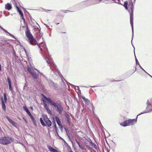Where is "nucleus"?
<instances>
[{
	"label": "nucleus",
	"instance_id": "nucleus-1",
	"mask_svg": "<svg viewBox=\"0 0 152 152\" xmlns=\"http://www.w3.org/2000/svg\"><path fill=\"white\" fill-rule=\"evenodd\" d=\"M26 31L25 32L26 35L28 38L30 44L33 45H35L37 44L40 50L44 53V55H48V52L45 43L43 42L38 44L36 40L34 38L33 36L30 32V30L27 26H26Z\"/></svg>",
	"mask_w": 152,
	"mask_h": 152
},
{
	"label": "nucleus",
	"instance_id": "nucleus-2",
	"mask_svg": "<svg viewBox=\"0 0 152 152\" xmlns=\"http://www.w3.org/2000/svg\"><path fill=\"white\" fill-rule=\"evenodd\" d=\"M42 96L44 97L45 100L47 101L49 104L52 105L54 107L55 109L59 114L61 115L64 110V108L60 103L55 102L50 98L47 97L43 94H42Z\"/></svg>",
	"mask_w": 152,
	"mask_h": 152
},
{
	"label": "nucleus",
	"instance_id": "nucleus-3",
	"mask_svg": "<svg viewBox=\"0 0 152 152\" xmlns=\"http://www.w3.org/2000/svg\"><path fill=\"white\" fill-rule=\"evenodd\" d=\"M128 1L129 3V7L131 11L128 10L130 15V23L132 27V37L134 34V27H133V9H134V4L133 2H132V0H127ZM133 38H132V40Z\"/></svg>",
	"mask_w": 152,
	"mask_h": 152
},
{
	"label": "nucleus",
	"instance_id": "nucleus-4",
	"mask_svg": "<svg viewBox=\"0 0 152 152\" xmlns=\"http://www.w3.org/2000/svg\"><path fill=\"white\" fill-rule=\"evenodd\" d=\"M137 116L136 118L134 119H129L128 120L124 121V122L120 123L121 126L125 127L128 126L132 125L135 124L137 122Z\"/></svg>",
	"mask_w": 152,
	"mask_h": 152
},
{
	"label": "nucleus",
	"instance_id": "nucleus-5",
	"mask_svg": "<svg viewBox=\"0 0 152 152\" xmlns=\"http://www.w3.org/2000/svg\"><path fill=\"white\" fill-rule=\"evenodd\" d=\"M12 141V138L8 136L2 137L0 138V144L4 145H7Z\"/></svg>",
	"mask_w": 152,
	"mask_h": 152
},
{
	"label": "nucleus",
	"instance_id": "nucleus-6",
	"mask_svg": "<svg viewBox=\"0 0 152 152\" xmlns=\"http://www.w3.org/2000/svg\"><path fill=\"white\" fill-rule=\"evenodd\" d=\"M52 66L53 67V69L50 67V69L53 71L54 73L60 76L61 75V73L60 72L59 70H58L56 65L53 63H52Z\"/></svg>",
	"mask_w": 152,
	"mask_h": 152
},
{
	"label": "nucleus",
	"instance_id": "nucleus-7",
	"mask_svg": "<svg viewBox=\"0 0 152 152\" xmlns=\"http://www.w3.org/2000/svg\"><path fill=\"white\" fill-rule=\"evenodd\" d=\"M146 104L147 106L146 110L149 111L150 112L152 111V98L150 99H148Z\"/></svg>",
	"mask_w": 152,
	"mask_h": 152
},
{
	"label": "nucleus",
	"instance_id": "nucleus-8",
	"mask_svg": "<svg viewBox=\"0 0 152 152\" xmlns=\"http://www.w3.org/2000/svg\"><path fill=\"white\" fill-rule=\"evenodd\" d=\"M42 118L44 121L45 122L46 126L47 125L48 127H50L52 126V122L47 117V115H46L43 116Z\"/></svg>",
	"mask_w": 152,
	"mask_h": 152
},
{
	"label": "nucleus",
	"instance_id": "nucleus-9",
	"mask_svg": "<svg viewBox=\"0 0 152 152\" xmlns=\"http://www.w3.org/2000/svg\"><path fill=\"white\" fill-rule=\"evenodd\" d=\"M102 0H91V1H88L86 3L87 6L98 4Z\"/></svg>",
	"mask_w": 152,
	"mask_h": 152
},
{
	"label": "nucleus",
	"instance_id": "nucleus-10",
	"mask_svg": "<svg viewBox=\"0 0 152 152\" xmlns=\"http://www.w3.org/2000/svg\"><path fill=\"white\" fill-rule=\"evenodd\" d=\"M55 118L56 119V121L59 126V128L61 130L63 129V126L61 124V122L59 118L57 116H56L55 117Z\"/></svg>",
	"mask_w": 152,
	"mask_h": 152
},
{
	"label": "nucleus",
	"instance_id": "nucleus-11",
	"mask_svg": "<svg viewBox=\"0 0 152 152\" xmlns=\"http://www.w3.org/2000/svg\"><path fill=\"white\" fill-rule=\"evenodd\" d=\"M14 2L16 3V0H13ZM15 7L17 9V10L20 15V16H22L23 15V13L22 11L20 9L19 7L16 5V4L15 5Z\"/></svg>",
	"mask_w": 152,
	"mask_h": 152
},
{
	"label": "nucleus",
	"instance_id": "nucleus-12",
	"mask_svg": "<svg viewBox=\"0 0 152 152\" xmlns=\"http://www.w3.org/2000/svg\"><path fill=\"white\" fill-rule=\"evenodd\" d=\"M6 118L8 121L9 122L10 124H12V125L16 127V125L15 122L12 120L8 116H6Z\"/></svg>",
	"mask_w": 152,
	"mask_h": 152
},
{
	"label": "nucleus",
	"instance_id": "nucleus-13",
	"mask_svg": "<svg viewBox=\"0 0 152 152\" xmlns=\"http://www.w3.org/2000/svg\"><path fill=\"white\" fill-rule=\"evenodd\" d=\"M37 73L36 71H33L30 74L34 79H37L38 78L39 76Z\"/></svg>",
	"mask_w": 152,
	"mask_h": 152
},
{
	"label": "nucleus",
	"instance_id": "nucleus-14",
	"mask_svg": "<svg viewBox=\"0 0 152 152\" xmlns=\"http://www.w3.org/2000/svg\"><path fill=\"white\" fill-rule=\"evenodd\" d=\"M1 104L2 105V108L3 110L4 111L6 110V106L5 104H4V99L3 97H1Z\"/></svg>",
	"mask_w": 152,
	"mask_h": 152
},
{
	"label": "nucleus",
	"instance_id": "nucleus-15",
	"mask_svg": "<svg viewBox=\"0 0 152 152\" xmlns=\"http://www.w3.org/2000/svg\"><path fill=\"white\" fill-rule=\"evenodd\" d=\"M118 3L123 5V4H121L120 2H119V3ZM128 4L129 5V3L128 1L124 2L123 6L124 7L125 9L126 10H128Z\"/></svg>",
	"mask_w": 152,
	"mask_h": 152
},
{
	"label": "nucleus",
	"instance_id": "nucleus-16",
	"mask_svg": "<svg viewBox=\"0 0 152 152\" xmlns=\"http://www.w3.org/2000/svg\"><path fill=\"white\" fill-rule=\"evenodd\" d=\"M47 147L50 151L51 152H59L57 150L49 145H48Z\"/></svg>",
	"mask_w": 152,
	"mask_h": 152
},
{
	"label": "nucleus",
	"instance_id": "nucleus-17",
	"mask_svg": "<svg viewBox=\"0 0 152 152\" xmlns=\"http://www.w3.org/2000/svg\"><path fill=\"white\" fill-rule=\"evenodd\" d=\"M12 8L11 4L9 3H7L5 5V9L8 10H11Z\"/></svg>",
	"mask_w": 152,
	"mask_h": 152
},
{
	"label": "nucleus",
	"instance_id": "nucleus-18",
	"mask_svg": "<svg viewBox=\"0 0 152 152\" xmlns=\"http://www.w3.org/2000/svg\"><path fill=\"white\" fill-rule=\"evenodd\" d=\"M43 102H44V107L48 111V113L50 112V110L48 106L47 105V104L45 103V101L43 99L42 100Z\"/></svg>",
	"mask_w": 152,
	"mask_h": 152
},
{
	"label": "nucleus",
	"instance_id": "nucleus-19",
	"mask_svg": "<svg viewBox=\"0 0 152 152\" xmlns=\"http://www.w3.org/2000/svg\"><path fill=\"white\" fill-rule=\"evenodd\" d=\"M65 116L66 117V119L67 123L69 124L70 122L71 119L69 115L68 114L66 113L65 114Z\"/></svg>",
	"mask_w": 152,
	"mask_h": 152
},
{
	"label": "nucleus",
	"instance_id": "nucleus-20",
	"mask_svg": "<svg viewBox=\"0 0 152 152\" xmlns=\"http://www.w3.org/2000/svg\"><path fill=\"white\" fill-rule=\"evenodd\" d=\"M31 119L34 125L35 126H37V124L36 123V120H35L34 117H33V116H32L31 118H30Z\"/></svg>",
	"mask_w": 152,
	"mask_h": 152
},
{
	"label": "nucleus",
	"instance_id": "nucleus-21",
	"mask_svg": "<svg viewBox=\"0 0 152 152\" xmlns=\"http://www.w3.org/2000/svg\"><path fill=\"white\" fill-rule=\"evenodd\" d=\"M90 145L94 148L96 150H97V148L96 144L91 141L90 142Z\"/></svg>",
	"mask_w": 152,
	"mask_h": 152
},
{
	"label": "nucleus",
	"instance_id": "nucleus-22",
	"mask_svg": "<svg viewBox=\"0 0 152 152\" xmlns=\"http://www.w3.org/2000/svg\"><path fill=\"white\" fill-rule=\"evenodd\" d=\"M48 82L49 84L51 86H55V83L52 81V80L50 79L48 80Z\"/></svg>",
	"mask_w": 152,
	"mask_h": 152
},
{
	"label": "nucleus",
	"instance_id": "nucleus-23",
	"mask_svg": "<svg viewBox=\"0 0 152 152\" xmlns=\"http://www.w3.org/2000/svg\"><path fill=\"white\" fill-rule=\"evenodd\" d=\"M4 104L6 103L7 102V98L6 94L4 93Z\"/></svg>",
	"mask_w": 152,
	"mask_h": 152
},
{
	"label": "nucleus",
	"instance_id": "nucleus-24",
	"mask_svg": "<svg viewBox=\"0 0 152 152\" xmlns=\"http://www.w3.org/2000/svg\"><path fill=\"white\" fill-rule=\"evenodd\" d=\"M149 112V111L148 110H144L143 112H141L138 115H137V116H139V115H141V114H144V113H148Z\"/></svg>",
	"mask_w": 152,
	"mask_h": 152
},
{
	"label": "nucleus",
	"instance_id": "nucleus-25",
	"mask_svg": "<svg viewBox=\"0 0 152 152\" xmlns=\"http://www.w3.org/2000/svg\"><path fill=\"white\" fill-rule=\"evenodd\" d=\"M134 47V55H135V61H136V65H139L140 64H139V62H138L137 59L136 57V56H135V48H134V47Z\"/></svg>",
	"mask_w": 152,
	"mask_h": 152
},
{
	"label": "nucleus",
	"instance_id": "nucleus-26",
	"mask_svg": "<svg viewBox=\"0 0 152 152\" xmlns=\"http://www.w3.org/2000/svg\"><path fill=\"white\" fill-rule=\"evenodd\" d=\"M53 122V125H54V129L55 131H57L58 130V129L57 128V127L56 126V122H55V121H54Z\"/></svg>",
	"mask_w": 152,
	"mask_h": 152
},
{
	"label": "nucleus",
	"instance_id": "nucleus-27",
	"mask_svg": "<svg viewBox=\"0 0 152 152\" xmlns=\"http://www.w3.org/2000/svg\"><path fill=\"white\" fill-rule=\"evenodd\" d=\"M7 81L8 84V85H12L11 81L9 77H7Z\"/></svg>",
	"mask_w": 152,
	"mask_h": 152
},
{
	"label": "nucleus",
	"instance_id": "nucleus-28",
	"mask_svg": "<svg viewBox=\"0 0 152 152\" xmlns=\"http://www.w3.org/2000/svg\"><path fill=\"white\" fill-rule=\"evenodd\" d=\"M7 81L8 84V85H12L11 81L9 77H7Z\"/></svg>",
	"mask_w": 152,
	"mask_h": 152
},
{
	"label": "nucleus",
	"instance_id": "nucleus-29",
	"mask_svg": "<svg viewBox=\"0 0 152 152\" xmlns=\"http://www.w3.org/2000/svg\"><path fill=\"white\" fill-rule=\"evenodd\" d=\"M27 70L28 72L30 73V74H31L32 72L33 71L32 70H31V68L29 66H28L27 67Z\"/></svg>",
	"mask_w": 152,
	"mask_h": 152
},
{
	"label": "nucleus",
	"instance_id": "nucleus-30",
	"mask_svg": "<svg viewBox=\"0 0 152 152\" xmlns=\"http://www.w3.org/2000/svg\"><path fill=\"white\" fill-rule=\"evenodd\" d=\"M27 114L28 115V116L30 117V118H31V117L33 116L32 114H31V113L29 111V110L26 112Z\"/></svg>",
	"mask_w": 152,
	"mask_h": 152
},
{
	"label": "nucleus",
	"instance_id": "nucleus-31",
	"mask_svg": "<svg viewBox=\"0 0 152 152\" xmlns=\"http://www.w3.org/2000/svg\"><path fill=\"white\" fill-rule=\"evenodd\" d=\"M66 134L67 136H68V137L69 138V139L71 140V134L69 133V132H67Z\"/></svg>",
	"mask_w": 152,
	"mask_h": 152
},
{
	"label": "nucleus",
	"instance_id": "nucleus-32",
	"mask_svg": "<svg viewBox=\"0 0 152 152\" xmlns=\"http://www.w3.org/2000/svg\"><path fill=\"white\" fill-rule=\"evenodd\" d=\"M69 84L71 86V87L72 88H73L76 91L77 90V88H76V86H75L71 84L70 83H69Z\"/></svg>",
	"mask_w": 152,
	"mask_h": 152
},
{
	"label": "nucleus",
	"instance_id": "nucleus-33",
	"mask_svg": "<svg viewBox=\"0 0 152 152\" xmlns=\"http://www.w3.org/2000/svg\"><path fill=\"white\" fill-rule=\"evenodd\" d=\"M40 123H41V124H42V125L43 126H46V124L44 123V121H41L40 122Z\"/></svg>",
	"mask_w": 152,
	"mask_h": 152
},
{
	"label": "nucleus",
	"instance_id": "nucleus-34",
	"mask_svg": "<svg viewBox=\"0 0 152 152\" xmlns=\"http://www.w3.org/2000/svg\"><path fill=\"white\" fill-rule=\"evenodd\" d=\"M23 109H24V110L26 112H27L28 110H29L28 108H27V107L26 106H23Z\"/></svg>",
	"mask_w": 152,
	"mask_h": 152
},
{
	"label": "nucleus",
	"instance_id": "nucleus-35",
	"mask_svg": "<svg viewBox=\"0 0 152 152\" xmlns=\"http://www.w3.org/2000/svg\"><path fill=\"white\" fill-rule=\"evenodd\" d=\"M84 101L85 102V103L86 104H88L89 101V100H88V99H87V98H86L84 100Z\"/></svg>",
	"mask_w": 152,
	"mask_h": 152
},
{
	"label": "nucleus",
	"instance_id": "nucleus-36",
	"mask_svg": "<svg viewBox=\"0 0 152 152\" xmlns=\"http://www.w3.org/2000/svg\"><path fill=\"white\" fill-rule=\"evenodd\" d=\"M9 90L10 91H12V85H9Z\"/></svg>",
	"mask_w": 152,
	"mask_h": 152
},
{
	"label": "nucleus",
	"instance_id": "nucleus-37",
	"mask_svg": "<svg viewBox=\"0 0 152 152\" xmlns=\"http://www.w3.org/2000/svg\"><path fill=\"white\" fill-rule=\"evenodd\" d=\"M25 82H26V83L24 85V87H23V90H24L25 89V88L26 87H27V83H26V79H25Z\"/></svg>",
	"mask_w": 152,
	"mask_h": 152
},
{
	"label": "nucleus",
	"instance_id": "nucleus-38",
	"mask_svg": "<svg viewBox=\"0 0 152 152\" xmlns=\"http://www.w3.org/2000/svg\"><path fill=\"white\" fill-rule=\"evenodd\" d=\"M10 36L12 37H13L15 39H17L15 37H14V35H13L12 34H9V35Z\"/></svg>",
	"mask_w": 152,
	"mask_h": 152
},
{
	"label": "nucleus",
	"instance_id": "nucleus-39",
	"mask_svg": "<svg viewBox=\"0 0 152 152\" xmlns=\"http://www.w3.org/2000/svg\"><path fill=\"white\" fill-rule=\"evenodd\" d=\"M79 148L81 149H82V150H84V148H83V147L80 144L79 145H78Z\"/></svg>",
	"mask_w": 152,
	"mask_h": 152
},
{
	"label": "nucleus",
	"instance_id": "nucleus-40",
	"mask_svg": "<svg viewBox=\"0 0 152 152\" xmlns=\"http://www.w3.org/2000/svg\"><path fill=\"white\" fill-rule=\"evenodd\" d=\"M51 10H46V9H42V11H45L46 12H49V11H50Z\"/></svg>",
	"mask_w": 152,
	"mask_h": 152
},
{
	"label": "nucleus",
	"instance_id": "nucleus-41",
	"mask_svg": "<svg viewBox=\"0 0 152 152\" xmlns=\"http://www.w3.org/2000/svg\"><path fill=\"white\" fill-rule=\"evenodd\" d=\"M64 11H67L68 12H71V11H70V10H63L62 11L63 12H65V13H66V12H64Z\"/></svg>",
	"mask_w": 152,
	"mask_h": 152
},
{
	"label": "nucleus",
	"instance_id": "nucleus-42",
	"mask_svg": "<svg viewBox=\"0 0 152 152\" xmlns=\"http://www.w3.org/2000/svg\"><path fill=\"white\" fill-rule=\"evenodd\" d=\"M76 88H77V90L78 92L80 91V88H79L78 86H76Z\"/></svg>",
	"mask_w": 152,
	"mask_h": 152
},
{
	"label": "nucleus",
	"instance_id": "nucleus-43",
	"mask_svg": "<svg viewBox=\"0 0 152 152\" xmlns=\"http://www.w3.org/2000/svg\"><path fill=\"white\" fill-rule=\"evenodd\" d=\"M12 54H13V55L14 56H16V53L15 52V51H13V52H12Z\"/></svg>",
	"mask_w": 152,
	"mask_h": 152
},
{
	"label": "nucleus",
	"instance_id": "nucleus-44",
	"mask_svg": "<svg viewBox=\"0 0 152 152\" xmlns=\"http://www.w3.org/2000/svg\"><path fill=\"white\" fill-rule=\"evenodd\" d=\"M75 141L76 142V143L78 144V145H79L80 144V142L79 141H77V140L75 139Z\"/></svg>",
	"mask_w": 152,
	"mask_h": 152
},
{
	"label": "nucleus",
	"instance_id": "nucleus-45",
	"mask_svg": "<svg viewBox=\"0 0 152 152\" xmlns=\"http://www.w3.org/2000/svg\"><path fill=\"white\" fill-rule=\"evenodd\" d=\"M36 69V70L37 71H38V72H39L41 74L42 76H44V75H43V74H42V73H41V72H39V70H37V69Z\"/></svg>",
	"mask_w": 152,
	"mask_h": 152
},
{
	"label": "nucleus",
	"instance_id": "nucleus-46",
	"mask_svg": "<svg viewBox=\"0 0 152 152\" xmlns=\"http://www.w3.org/2000/svg\"><path fill=\"white\" fill-rule=\"evenodd\" d=\"M21 16V18L23 20H25V18H24L23 17V16Z\"/></svg>",
	"mask_w": 152,
	"mask_h": 152
},
{
	"label": "nucleus",
	"instance_id": "nucleus-47",
	"mask_svg": "<svg viewBox=\"0 0 152 152\" xmlns=\"http://www.w3.org/2000/svg\"><path fill=\"white\" fill-rule=\"evenodd\" d=\"M21 16V18L23 20H25V18H24L23 17V16Z\"/></svg>",
	"mask_w": 152,
	"mask_h": 152
},
{
	"label": "nucleus",
	"instance_id": "nucleus-48",
	"mask_svg": "<svg viewBox=\"0 0 152 152\" xmlns=\"http://www.w3.org/2000/svg\"><path fill=\"white\" fill-rule=\"evenodd\" d=\"M64 129H65V131H66V133L67 132H68V129L67 128H65Z\"/></svg>",
	"mask_w": 152,
	"mask_h": 152
},
{
	"label": "nucleus",
	"instance_id": "nucleus-49",
	"mask_svg": "<svg viewBox=\"0 0 152 152\" xmlns=\"http://www.w3.org/2000/svg\"><path fill=\"white\" fill-rule=\"evenodd\" d=\"M139 65L140 67V68L141 69H142L143 70H144V69L142 67V66H141V65L140 64Z\"/></svg>",
	"mask_w": 152,
	"mask_h": 152
},
{
	"label": "nucleus",
	"instance_id": "nucleus-50",
	"mask_svg": "<svg viewBox=\"0 0 152 152\" xmlns=\"http://www.w3.org/2000/svg\"><path fill=\"white\" fill-rule=\"evenodd\" d=\"M56 136H59L58 132V130L56 131Z\"/></svg>",
	"mask_w": 152,
	"mask_h": 152
},
{
	"label": "nucleus",
	"instance_id": "nucleus-51",
	"mask_svg": "<svg viewBox=\"0 0 152 152\" xmlns=\"http://www.w3.org/2000/svg\"><path fill=\"white\" fill-rule=\"evenodd\" d=\"M84 100L86 98L83 96H82L81 97Z\"/></svg>",
	"mask_w": 152,
	"mask_h": 152
},
{
	"label": "nucleus",
	"instance_id": "nucleus-52",
	"mask_svg": "<svg viewBox=\"0 0 152 152\" xmlns=\"http://www.w3.org/2000/svg\"><path fill=\"white\" fill-rule=\"evenodd\" d=\"M46 61L47 63L48 64V65H49L50 64V62L48 60H46Z\"/></svg>",
	"mask_w": 152,
	"mask_h": 152
},
{
	"label": "nucleus",
	"instance_id": "nucleus-53",
	"mask_svg": "<svg viewBox=\"0 0 152 152\" xmlns=\"http://www.w3.org/2000/svg\"><path fill=\"white\" fill-rule=\"evenodd\" d=\"M40 122L41 121H43L42 119V118H40Z\"/></svg>",
	"mask_w": 152,
	"mask_h": 152
},
{
	"label": "nucleus",
	"instance_id": "nucleus-54",
	"mask_svg": "<svg viewBox=\"0 0 152 152\" xmlns=\"http://www.w3.org/2000/svg\"><path fill=\"white\" fill-rule=\"evenodd\" d=\"M147 74L152 78V76H151V75H150L148 73H147Z\"/></svg>",
	"mask_w": 152,
	"mask_h": 152
},
{
	"label": "nucleus",
	"instance_id": "nucleus-55",
	"mask_svg": "<svg viewBox=\"0 0 152 152\" xmlns=\"http://www.w3.org/2000/svg\"><path fill=\"white\" fill-rule=\"evenodd\" d=\"M23 119L26 122H27V120L25 118H23Z\"/></svg>",
	"mask_w": 152,
	"mask_h": 152
},
{
	"label": "nucleus",
	"instance_id": "nucleus-56",
	"mask_svg": "<svg viewBox=\"0 0 152 152\" xmlns=\"http://www.w3.org/2000/svg\"><path fill=\"white\" fill-rule=\"evenodd\" d=\"M2 29V30H3L4 31V32L5 31H6V30H5L4 29V28H2V29Z\"/></svg>",
	"mask_w": 152,
	"mask_h": 152
},
{
	"label": "nucleus",
	"instance_id": "nucleus-57",
	"mask_svg": "<svg viewBox=\"0 0 152 152\" xmlns=\"http://www.w3.org/2000/svg\"><path fill=\"white\" fill-rule=\"evenodd\" d=\"M23 23H24V24H26V21H25V20H23Z\"/></svg>",
	"mask_w": 152,
	"mask_h": 152
},
{
	"label": "nucleus",
	"instance_id": "nucleus-58",
	"mask_svg": "<svg viewBox=\"0 0 152 152\" xmlns=\"http://www.w3.org/2000/svg\"><path fill=\"white\" fill-rule=\"evenodd\" d=\"M96 87V86H90V87H91V88H94V87Z\"/></svg>",
	"mask_w": 152,
	"mask_h": 152
},
{
	"label": "nucleus",
	"instance_id": "nucleus-59",
	"mask_svg": "<svg viewBox=\"0 0 152 152\" xmlns=\"http://www.w3.org/2000/svg\"><path fill=\"white\" fill-rule=\"evenodd\" d=\"M94 151H95V150L94 149H93V151H91L90 152H95Z\"/></svg>",
	"mask_w": 152,
	"mask_h": 152
},
{
	"label": "nucleus",
	"instance_id": "nucleus-60",
	"mask_svg": "<svg viewBox=\"0 0 152 152\" xmlns=\"http://www.w3.org/2000/svg\"><path fill=\"white\" fill-rule=\"evenodd\" d=\"M120 80H116V81H115V82H119V81H120Z\"/></svg>",
	"mask_w": 152,
	"mask_h": 152
},
{
	"label": "nucleus",
	"instance_id": "nucleus-61",
	"mask_svg": "<svg viewBox=\"0 0 152 152\" xmlns=\"http://www.w3.org/2000/svg\"><path fill=\"white\" fill-rule=\"evenodd\" d=\"M2 28H3L0 25V28L2 29Z\"/></svg>",
	"mask_w": 152,
	"mask_h": 152
},
{
	"label": "nucleus",
	"instance_id": "nucleus-62",
	"mask_svg": "<svg viewBox=\"0 0 152 152\" xmlns=\"http://www.w3.org/2000/svg\"><path fill=\"white\" fill-rule=\"evenodd\" d=\"M69 152H73V151L72 150H71L69 151Z\"/></svg>",
	"mask_w": 152,
	"mask_h": 152
},
{
	"label": "nucleus",
	"instance_id": "nucleus-63",
	"mask_svg": "<svg viewBox=\"0 0 152 152\" xmlns=\"http://www.w3.org/2000/svg\"><path fill=\"white\" fill-rule=\"evenodd\" d=\"M146 73H147L144 69V70H143Z\"/></svg>",
	"mask_w": 152,
	"mask_h": 152
},
{
	"label": "nucleus",
	"instance_id": "nucleus-64",
	"mask_svg": "<svg viewBox=\"0 0 152 152\" xmlns=\"http://www.w3.org/2000/svg\"><path fill=\"white\" fill-rule=\"evenodd\" d=\"M46 26L47 28H48L49 27V26L47 25Z\"/></svg>",
	"mask_w": 152,
	"mask_h": 152
}]
</instances>
